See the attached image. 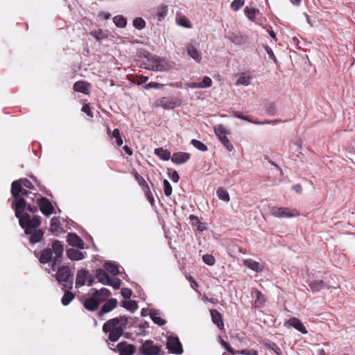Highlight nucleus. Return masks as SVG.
Returning a JSON list of instances; mask_svg holds the SVG:
<instances>
[{
  "mask_svg": "<svg viewBox=\"0 0 355 355\" xmlns=\"http://www.w3.org/2000/svg\"><path fill=\"white\" fill-rule=\"evenodd\" d=\"M55 278L63 287L62 289H71L73 284V275L68 266H62L57 270Z\"/></svg>",
  "mask_w": 355,
  "mask_h": 355,
  "instance_id": "39448f33",
  "label": "nucleus"
},
{
  "mask_svg": "<svg viewBox=\"0 0 355 355\" xmlns=\"http://www.w3.org/2000/svg\"><path fill=\"white\" fill-rule=\"evenodd\" d=\"M200 88L209 87L212 85L211 79L208 76H205L201 82L199 83Z\"/></svg>",
  "mask_w": 355,
  "mask_h": 355,
  "instance_id": "3c124183",
  "label": "nucleus"
},
{
  "mask_svg": "<svg viewBox=\"0 0 355 355\" xmlns=\"http://www.w3.org/2000/svg\"><path fill=\"white\" fill-rule=\"evenodd\" d=\"M252 297L254 299L252 305L256 308L263 306L266 301L265 295L258 289H253L251 292Z\"/></svg>",
  "mask_w": 355,
  "mask_h": 355,
  "instance_id": "4468645a",
  "label": "nucleus"
},
{
  "mask_svg": "<svg viewBox=\"0 0 355 355\" xmlns=\"http://www.w3.org/2000/svg\"><path fill=\"white\" fill-rule=\"evenodd\" d=\"M38 206L35 203V202H33V204H32L31 202H27L26 200V210L28 211L29 212H31V213H35L38 211Z\"/></svg>",
  "mask_w": 355,
  "mask_h": 355,
  "instance_id": "de8ad7c7",
  "label": "nucleus"
},
{
  "mask_svg": "<svg viewBox=\"0 0 355 355\" xmlns=\"http://www.w3.org/2000/svg\"><path fill=\"white\" fill-rule=\"evenodd\" d=\"M26 209V200H20L17 202V209H15V216L19 219L20 226L24 230L26 234L31 233V230L38 227L41 224L40 216H31L24 213Z\"/></svg>",
  "mask_w": 355,
  "mask_h": 355,
  "instance_id": "7ed1b4c3",
  "label": "nucleus"
},
{
  "mask_svg": "<svg viewBox=\"0 0 355 355\" xmlns=\"http://www.w3.org/2000/svg\"><path fill=\"white\" fill-rule=\"evenodd\" d=\"M64 248L62 243L58 240H55L51 248L44 249L39 259L41 263L45 264L51 263L53 270H55L57 266L59 265L62 259Z\"/></svg>",
  "mask_w": 355,
  "mask_h": 355,
  "instance_id": "f03ea898",
  "label": "nucleus"
},
{
  "mask_svg": "<svg viewBox=\"0 0 355 355\" xmlns=\"http://www.w3.org/2000/svg\"><path fill=\"white\" fill-rule=\"evenodd\" d=\"M180 103L179 101L175 98L172 97H162L157 99L154 103V106L156 107H162L164 109H173L180 106Z\"/></svg>",
  "mask_w": 355,
  "mask_h": 355,
  "instance_id": "6e6552de",
  "label": "nucleus"
},
{
  "mask_svg": "<svg viewBox=\"0 0 355 355\" xmlns=\"http://www.w3.org/2000/svg\"><path fill=\"white\" fill-rule=\"evenodd\" d=\"M103 266L110 273L113 275H116L119 273V269L118 266L113 263L105 262Z\"/></svg>",
  "mask_w": 355,
  "mask_h": 355,
  "instance_id": "4c0bfd02",
  "label": "nucleus"
},
{
  "mask_svg": "<svg viewBox=\"0 0 355 355\" xmlns=\"http://www.w3.org/2000/svg\"><path fill=\"white\" fill-rule=\"evenodd\" d=\"M186 86L190 88H200L199 83H188L186 84Z\"/></svg>",
  "mask_w": 355,
  "mask_h": 355,
  "instance_id": "338daca9",
  "label": "nucleus"
},
{
  "mask_svg": "<svg viewBox=\"0 0 355 355\" xmlns=\"http://www.w3.org/2000/svg\"><path fill=\"white\" fill-rule=\"evenodd\" d=\"M220 344L228 351L230 352V353L233 354H236V350L234 349L230 345L227 343L226 341H225L224 340H221L220 341Z\"/></svg>",
  "mask_w": 355,
  "mask_h": 355,
  "instance_id": "6e6d98bb",
  "label": "nucleus"
},
{
  "mask_svg": "<svg viewBox=\"0 0 355 355\" xmlns=\"http://www.w3.org/2000/svg\"><path fill=\"white\" fill-rule=\"evenodd\" d=\"M117 351L120 355H132L136 351V347L125 341L121 342L116 345Z\"/></svg>",
  "mask_w": 355,
  "mask_h": 355,
  "instance_id": "f8f14e48",
  "label": "nucleus"
},
{
  "mask_svg": "<svg viewBox=\"0 0 355 355\" xmlns=\"http://www.w3.org/2000/svg\"><path fill=\"white\" fill-rule=\"evenodd\" d=\"M100 304L98 300L93 294L91 297L85 300L83 306L87 310L93 311L97 309Z\"/></svg>",
  "mask_w": 355,
  "mask_h": 355,
  "instance_id": "6ab92c4d",
  "label": "nucleus"
},
{
  "mask_svg": "<svg viewBox=\"0 0 355 355\" xmlns=\"http://www.w3.org/2000/svg\"><path fill=\"white\" fill-rule=\"evenodd\" d=\"M31 200L37 205L40 210L44 216H49L54 212V207L51 201L40 194L33 193Z\"/></svg>",
  "mask_w": 355,
  "mask_h": 355,
  "instance_id": "423d86ee",
  "label": "nucleus"
},
{
  "mask_svg": "<svg viewBox=\"0 0 355 355\" xmlns=\"http://www.w3.org/2000/svg\"><path fill=\"white\" fill-rule=\"evenodd\" d=\"M132 291L130 288H123L121 291V295L126 299H129L132 295Z\"/></svg>",
  "mask_w": 355,
  "mask_h": 355,
  "instance_id": "5fc2aeb1",
  "label": "nucleus"
},
{
  "mask_svg": "<svg viewBox=\"0 0 355 355\" xmlns=\"http://www.w3.org/2000/svg\"><path fill=\"white\" fill-rule=\"evenodd\" d=\"M91 35L94 36L97 40H101L105 37V34L101 31L92 32Z\"/></svg>",
  "mask_w": 355,
  "mask_h": 355,
  "instance_id": "4d7b16f0",
  "label": "nucleus"
},
{
  "mask_svg": "<svg viewBox=\"0 0 355 355\" xmlns=\"http://www.w3.org/2000/svg\"><path fill=\"white\" fill-rule=\"evenodd\" d=\"M135 178L137 179V180L138 181L139 185L141 187V185L144 184V183H146V180L144 179L143 177H141V175H139L138 173H137L135 175Z\"/></svg>",
  "mask_w": 355,
  "mask_h": 355,
  "instance_id": "69168bd1",
  "label": "nucleus"
},
{
  "mask_svg": "<svg viewBox=\"0 0 355 355\" xmlns=\"http://www.w3.org/2000/svg\"><path fill=\"white\" fill-rule=\"evenodd\" d=\"M309 286L313 293L319 292L325 288H329V286H328L324 281L318 279L311 282Z\"/></svg>",
  "mask_w": 355,
  "mask_h": 355,
  "instance_id": "a878e982",
  "label": "nucleus"
},
{
  "mask_svg": "<svg viewBox=\"0 0 355 355\" xmlns=\"http://www.w3.org/2000/svg\"><path fill=\"white\" fill-rule=\"evenodd\" d=\"M148 80V76H144L141 75V76H137L136 77V80L135 82L137 83L138 85H140V84L146 83Z\"/></svg>",
  "mask_w": 355,
  "mask_h": 355,
  "instance_id": "680f3d73",
  "label": "nucleus"
},
{
  "mask_svg": "<svg viewBox=\"0 0 355 355\" xmlns=\"http://www.w3.org/2000/svg\"><path fill=\"white\" fill-rule=\"evenodd\" d=\"M178 24L185 28H191V24L185 16H180L177 19Z\"/></svg>",
  "mask_w": 355,
  "mask_h": 355,
  "instance_id": "a18cd8bd",
  "label": "nucleus"
},
{
  "mask_svg": "<svg viewBox=\"0 0 355 355\" xmlns=\"http://www.w3.org/2000/svg\"><path fill=\"white\" fill-rule=\"evenodd\" d=\"M216 193L220 200H222L225 202L230 201V198L229 193L225 189H223L222 187L218 188L216 191Z\"/></svg>",
  "mask_w": 355,
  "mask_h": 355,
  "instance_id": "a19ab883",
  "label": "nucleus"
},
{
  "mask_svg": "<svg viewBox=\"0 0 355 355\" xmlns=\"http://www.w3.org/2000/svg\"><path fill=\"white\" fill-rule=\"evenodd\" d=\"M155 154L159 157L161 159L164 161H168L170 159H171V153L162 148H157L155 149Z\"/></svg>",
  "mask_w": 355,
  "mask_h": 355,
  "instance_id": "473e14b6",
  "label": "nucleus"
},
{
  "mask_svg": "<svg viewBox=\"0 0 355 355\" xmlns=\"http://www.w3.org/2000/svg\"><path fill=\"white\" fill-rule=\"evenodd\" d=\"M252 76L249 73V72H243L239 74V77L236 80V85H242L245 86H248L250 84V81L252 80Z\"/></svg>",
  "mask_w": 355,
  "mask_h": 355,
  "instance_id": "7c9ffc66",
  "label": "nucleus"
},
{
  "mask_svg": "<svg viewBox=\"0 0 355 355\" xmlns=\"http://www.w3.org/2000/svg\"><path fill=\"white\" fill-rule=\"evenodd\" d=\"M67 241L71 246L80 249L84 248L85 243L83 241L76 233H69L67 236Z\"/></svg>",
  "mask_w": 355,
  "mask_h": 355,
  "instance_id": "a211bd4d",
  "label": "nucleus"
},
{
  "mask_svg": "<svg viewBox=\"0 0 355 355\" xmlns=\"http://www.w3.org/2000/svg\"><path fill=\"white\" fill-rule=\"evenodd\" d=\"M244 0H234L230 5L231 9L237 11L244 5Z\"/></svg>",
  "mask_w": 355,
  "mask_h": 355,
  "instance_id": "49530a36",
  "label": "nucleus"
},
{
  "mask_svg": "<svg viewBox=\"0 0 355 355\" xmlns=\"http://www.w3.org/2000/svg\"><path fill=\"white\" fill-rule=\"evenodd\" d=\"M91 86V84L87 81L78 80L73 84V88L77 92L89 94Z\"/></svg>",
  "mask_w": 355,
  "mask_h": 355,
  "instance_id": "f3484780",
  "label": "nucleus"
},
{
  "mask_svg": "<svg viewBox=\"0 0 355 355\" xmlns=\"http://www.w3.org/2000/svg\"><path fill=\"white\" fill-rule=\"evenodd\" d=\"M149 315L151 320L157 324L162 326L166 324V321L159 316L158 313L155 310H150Z\"/></svg>",
  "mask_w": 355,
  "mask_h": 355,
  "instance_id": "f704fd0d",
  "label": "nucleus"
},
{
  "mask_svg": "<svg viewBox=\"0 0 355 355\" xmlns=\"http://www.w3.org/2000/svg\"><path fill=\"white\" fill-rule=\"evenodd\" d=\"M243 264L255 272H260L263 270V266L259 262L251 259H245Z\"/></svg>",
  "mask_w": 355,
  "mask_h": 355,
  "instance_id": "c756f323",
  "label": "nucleus"
},
{
  "mask_svg": "<svg viewBox=\"0 0 355 355\" xmlns=\"http://www.w3.org/2000/svg\"><path fill=\"white\" fill-rule=\"evenodd\" d=\"M132 24L134 27L139 30H141L146 26V21L142 17H136Z\"/></svg>",
  "mask_w": 355,
  "mask_h": 355,
  "instance_id": "c03bdc74",
  "label": "nucleus"
},
{
  "mask_svg": "<svg viewBox=\"0 0 355 355\" xmlns=\"http://www.w3.org/2000/svg\"><path fill=\"white\" fill-rule=\"evenodd\" d=\"M244 12L249 19L254 21L259 11L254 8L245 7Z\"/></svg>",
  "mask_w": 355,
  "mask_h": 355,
  "instance_id": "79ce46f5",
  "label": "nucleus"
},
{
  "mask_svg": "<svg viewBox=\"0 0 355 355\" xmlns=\"http://www.w3.org/2000/svg\"><path fill=\"white\" fill-rule=\"evenodd\" d=\"M89 272L85 269L79 270L76 275V287L80 288L85 284Z\"/></svg>",
  "mask_w": 355,
  "mask_h": 355,
  "instance_id": "5701e85b",
  "label": "nucleus"
},
{
  "mask_svg": "<svg viewBox=\"0 0 355 355\" xmlns=\"http://www.w3.org/2000/svg\"><path fill=\"white\" fill-rule=\"evenodd\" d=\"M159 87V84L155 82H150L145 85V88L148 89L150 88H155L158 89Z\"/></svg>",
  "mask_w": 355,
  "mask_h": 355,
  "instance_id": "0e129e2a",
  "label": "nucleus"
},
{
  "mask_svg": "<svg viewBox=\"0 0 355 355\" xmlns=\"http://www.w3.org/2000/svg\"><path fill=\"white\" fill-rule=\"evenodd\" d=\"M128 322V317L121 315L114 318L106 321L103 325V331L108 334V341L117 342L119 338L124 334Z\"/></svg>",
  "mask_w": 355,
  "mask_h": 355,
  "instance_id": "f257e3e1",
  "label": "nucleus"
},
{
  "mask_svg": "<svg viewBox=\"0 0 355 355\" xmlns=\"http://www.w3.org/2000/svg\"><path fill=\"white\" fill-rule=\"evenodd\" d=\"M233 116L236 117V118H238V119L245 120V121H248L250 123H254V124H257V125L275 123L277 121V120H275V121H253L250 120L248 116L243 115V114H241L239 112H234L233 113Z\"/></svg>",
  "mask_w": 355,
  "mask_h": 355,
  "instance_id": "c85d7f7f",
  "label": "nucleus"
},
{
  "mask_svg": "<svg viewBox=\"0 0 355 355\" xmlns=\"http://www.w3.org/2000/svg\"><path fill=\"white\" fill-rule=\"evenodd\" d=\"M122 306L131 312H134L138 309V304L135 300L123 301Z\"/></svg>",
  "mask_w": 355,
  "mask_h": 355,
  "instance_id": "c9c22d12",
  "label": "nucleus"
},
{
  "mask_svg": "<svg viewBox=\"0 0 355 355\" xmlns=\"http://www.w3.org/2000/svg\"><path fill=\"white\" fill-rule=\"evenodd\" d=\"M113 21L117 27L124 28L126 26V19L122 15H116L113 18Z\"/></svg>",
  "mask_w": 355,
  "mask_h": 355,
  "instance_id": "ea45409f",
  "label": "nucleus"
},
{
  "mask_svg": "<svg viewBox=\"0 0 355 355\" xmlns=\"http://www.w3.org/2000/svg\"><path fill=\"white\" fill-rule=\"evenodd\" d=\"M271 214L277 218H292L300 216L297 209H291L289 208L272 207L271 208Z\"/></svg>",
  "mask_w": 355,
  "mask_h": 355,
  "instance_id": "0eeeda50",
  "label": "nucleus"
},
{
  "mask_svg": "<svg viewBox=\"0 0 355 355\" xmlns=\"http://www.w3.org/2000/svg\"><path fill=\"white\" fill-rule=\"evenodd\" d=\"M269 347L272 349L277 355H282L281 349L275 343H270Z\"/></svg>",
  "mask_w": 355,
  "mask_h": 355,
  "instance_id": "bf43d9fd",
  "label": "nucleus"
},
{
  "mask_svg": "<svg viewBox=\"0 0 355 355\" xmlns=\"http://www.w3.org/2000/svg\"><path fill=\"white\" fill-rule=\"evenodd\" d=\"M64 293L61 299V302L64 306H67L74 299L75 295L70 290L63 289Z\"/></svg>",
  "mask_w": 355,
  "mask_h": 355,
  "instance_id": "72a5a7b5",
  "label": "nucleus"
},
{
  "mask_svg": "<svg viewBox=\"0 0 355 355\" xmlns=\"http://www.w3.org/2000/svg\"><path fill=\"white\" fill-rule=\"evenodd\" d=\"M96 277L99 282L105 285L108 283L110 279L107 273L102 268H98L96 270Z\"/></svg>",
  "mask_w": 355,
  "mask_h": 355,
  "instance_id": "2f4dec72",
  "label": "nucleus"
},
{
  "mask_svg": "<svg viewBox=\"0 0 355 355\" xmlns=\"http://www.w3.org/2000/svg\"><path fill=\"white\" fill-rule=\"evenodd\" d=\"M167 348L173 354H181L183 349L178 337L170 336L166 343Z\"/></svg>",
  "mask_w": 355,
  "mask_h": 355,
  "instance_id": "9b49d317",
  "label": "nucleus"
},
{
  "mask_svg": "<svg viewBox=\"0 0 355 355\" xmlns=\"http://www.w3.org/2000/svg\"><path fill=\"white\" fill-rule=\"evenodd\" d=\"M28 235H30L29 237V241L31 244H35L38 242H40L43 236H44V232L40 229H33L31 230V233L28 234Z\"/></svg>",
  "mask_w": 355,
  "mask_h": 355,
  "instance_id": "393cba45",
  "label": "nucleus"
},
{
  "mask_svg": "<svg viewBox=\"0 0 355 355\" xmlns=\"http://www.w3.org/2000/svg\"><path fill=\"white\" fill-rule=\"evenodd\" d=\"M139 352L144 355H157L160 352V348L154 345L151 340H146L139 347Z\"/></svg>",
  "mask_w": 355,
  "mask_h": 355,
  "instance_id": "9d476101",
  "label": "nucleus"
},
{
  "mask_svg": "<svg viewBox=\"0 0 355 355\" xmlns=\"http://www.w3.org/2000/svg\"><path fill=\"white\" fill-rule=\"evenodd\" d=\"M236 354H243V355H258V352L256 350L245 349L242 350H236Z\"/></svg>",
  "mask_w": 355,
  "mask_h": 355,
  "instance_id": "864d4df0",
  "label": "nucleus"
},
{
  "mask_svg": "<svg viewBox=\"0 0 355 355\" xmlns=\"http://www.w3.org/2000/svg\"><path fill=\"white\" fill-rule=\"evenodd\" d=\"M67 255L69 259L73 261H79L85 258L83 252L73 248L68 249L67 250Z\"/></svg>",
  "mask_w": 355,
  "mask_h": 355,
  "instance_id": "cd10ccee",
  "label": "nucleus"
},
{
  "mask_svg": "<svg viewBox=\"0 0 355 355\" xmlns=\"http://www.w3.org/2000/svg\"><path fill=\"white\" fill-rule=\"evenodd\" d=\"M212 322L220 329L224 328V323L221 313L216 309L210 311Z\"/></svg>",
  "mask_w": 355,
  "mask_h": 355,
  "instance_id": "b1692460",
  "label": "nucleus"
},
{
  "mask_svg": "<svg viewBox=\"0 0 355 355\" xmlns=\"http://www.w3.org/2000/svg\"><path fill=\"white\" fill-rule=\"evenodd\" d=\"M50 230L55 235H58L64 232L63 227L61 225L60 219L58 217H53L51 220Z\"/></svg>",
  "mask_w": 355,
  "mask_h": 355,
  "instance_id": "412c9836",
  "label": "nucleus"
},
{
  "mask_svg": "<svg viewBox=\"0 0 355 355\" xmlns=\"http://www.w3.org/2000/svg\"><path fill=\"white\" fill-rule=\"evenodd\" d=\"M214 132L227 150L232 151L234 147L227 137V131L223 125H220L214 128Z\"/></svg>",
  "mask_w": 355,
  "mask_h": 355,
  "instance_id": "1a4fd4ad",
  "label": "nucleus"
},
{
  "mask_svg": "<svg viewBox=\"0 0 355 355\" xmlns=\"http://www.w3.org/2000/svg\"><path fill=\"white\" fill-rule=\"evenodd\" d=\"M203 261L209 266H213L215 263V258L211 254H205L202 257Z\"/></svg>",
  "mask_w": 355,
  "mask_h": 355,
  "instance_id": "603ef678",
  "label": "nucleus"
},
{
  "mask_svg": "<svg viewBox=\"0 0 355 355\" xmlns=\"http://www.w3.org/2000/svg\"><path fill=\"white\" fill-rule=\"evenodd\" d=\"M117 305V300L115 298L108 300L101 307V311L98 313V317H102L104 314L112 311Z\"/></svg>",
  "mask_w": 355,
  "mask_h": 355,
  "instance_id": "dca6fc26",
  "label": "nucleus"
},
{
  "mask_svg": "<svg viewBox=\"0 0 355 355\" xmlns=\"http://www.w3.org/2000/svg\"><path fill=\"white\" fill-rule=\"evenodd\" d=\"M11 194L15 198L12 203V207L14 209H17V202L20 200H26L23 196H26L27 199L31 200L33 196V193L28 191L26 189L23 188L22 183L20 180H15L11 184Z\"/></svg>",
  "mask_w": 355,
  "mask_h": 355,
  "instance_id": "20e7f679",
  "label": "nucleus"
},
{
  "mask_svg": "<svg viewBox=\"0 0 355 355\" xmlns=\"http://www.w3.org/2000/svg\"><path fill=\"white\" fill-rule=\"evenodd\" d=\"M191 154L185 152H178L173 154L171 161L176 164H182L188 162Z\"/></svg>",
  "mask_w": 355,
  "mask_h": 355,
  "instance_id": "2eb2a0df",
  "label": "nucleus"
},
{
  "mask_svg": "<svg viewBox=\"0 0 355 355\" xmlns=\"http://www.w3.org/2000/svg\"><path fill=\"white\" fill-rule=\"evenodd\" d=\"M21 182L22 183V186L27 189H33L34 186L32 184L31 182L28 179H20Z\"/></svg>",
  "mask_w": 355,
  "mask_h": 355,
  "instance_id": "13d9d810",
  "label": "nucleus"
},
{
  "mask_svg": "<svg viewBox=\"0 0 355 355\" xmlns=\"http://www.w3.org/2000/svg\"><path fill=\"white\" fill-rule=\"evenodd\" d=\"M188 55L192 58L196 62L200 63L202 60L201 53L197 50L193 44L189 43L187 46Z\"/></svg>",
  "mask_w": 355,
  "mask_h": 355,
  "instance_id": "4be33fe9",
  "label": "nucleus"
},
{
  "mask_svg": "<svg viewBox=\"0 0 355 355\" xmlns=\"http://www.w3.org/2000/svg\"><path fill=\"white\" fill-rule=\"evenodd\" d=\"M168 13V8L166 5H161L157 8L156 16L158 21H162Z\"/></svg>",
  "mask_w": 355,
  "mask_h": 355,
  "instance_id": "e433bc0d",
  "label": "nucleus"
},
{
  "mask_svg": "<svg viewBox=\"0 0 355 355\" xmlns=\"http://www.w3.org/2000/svg\"><path fill=\"white\" fill-rule=\"evenodd\" d=\"M106 285L111 286L114 289H118L120 288V286H121V280L119 278L111 279L110 277V279L108 280V283H107Z\"/></svg>",
  "mask_w": 355,
  "mask_h": 355,
  "instance_id": "8fccbe9b",
  "label": "nucleus"
},
{
  "mask_svg": "<svg viewBox=\"0 0 355 355\" xmlns=\"http://www.w3.org/2000/svg\"><path fill=\"white\" fill-rule=\"evenodd\" d=\"M110 137L112 139H116L115 143H116V144L118 146H122V144L123 143V138H122V137L121 135L120 131H119V130L118 128H115L112 132V136Z\"/></svg>",
  "mask_w": 355,
  "mask_h": 355,
  "instance_id": "58836bf2",
  "label": "nucleus"
},
{
  "mask_svg": "<svg viewBox=\"0 0 355 355\" xmlns=\"http://www.w3.org/2000/svg\"><path fill=\"white\" fill-rule=\"evenodd\" d=\"M92 291H94V293H93L94 295V297H96L100 303L103 302L111 295L110 291L105 288H103L100 290L93 288Z\"/></svg>",
  "mask_w": 355,
  "mask_h": 355,
  "instance_id": "bb28decb",
  "label": "nucleus"
},
{
  "mask_svg": "<svg viewBox=\"0 0 355 355\" xmlns=\"http://www.w3.org/2000/svg\"><path fill=\"white\" fill-rule=\"evenodd\" d=\"M284 327L287 328L294 327L302 334H307V330L303 323L297 318H291L284 322Z\"/></svg>",
  "mask_w": 355,
  "mask_h": 355,
  "instance_id": "ddd939ff",
  "label": "nucleus"
},
{
  "mask_svg": "<svg viewBox=\"0 0 355 355\" xmlns=\"http://www.w3.org/2000/svg\"><path fill=\"white\" fill-rule=\"evenodd\" d=\"M191 144L197 149L200 151L205 152L207 150V147L205 144H204L202 141L193 139L191 141Z\"/></svg>",
  "mask_w": 355,
  "mask_h": 355,
  "instance_id": "37998d69",
  "label": "nucleus"
},
{
  "mask_svg": "<svg viewBox=\"0 0 355 355\" xmlns=\"http://www.w3.org/2000/svg\"><path fill=\"white\" fill-rule=\"evenodd\" d=\"M141 188H142L145 195H146V193H148L151 192L150 189V187L148 185L147 182L146 183H144V184L141 185Z\"/></svg>",
  "mask_w": 355,
  "mask_h": 355,
  "instance_id": "774afa93",
  "label": "nucleus"
},
{
  "mask_svg": "<svg viewBox=\"0 0 355 355\" xmlns=\"http://www.w3.org/2000/svg\"><path fill=\"white\" fill-rule=\"evenodd\" d=\"M227 38L230 40L232 43L237 44V45H241L246 42L247 37H244L240 33H236L234 32H229Z\"/></svg>",
  "mask_w": 355,
  "mask_h": 355,
  "instance_id": "aec40b11",
  "label": "nucleus"
},
{
  "mask_svg": "<svg viewBox=\"0 0 355 355\" xmlns=\"http://www.w3.org/2000/svg\"><path fill=\"white\" fill-rule=\"evenodd\" d=\"M170 178L174 182H178L180 179L178 173L176 171H173L171 173H169Z\"/></svg>",
  "mask_w": 355,
  "mask_h": 355,
  "instance_id": "e2e57ef3",
  "label": "nucleus"
},
{
  "mask_svg": "<svg viewBox=\"0 0 355 355\" xmlns=\"http://www.w3.org/2000/svg\"><path fill=\"white\" fill-rule=\"evenodd\" d=\"M164 191L166 196H170L172 193V187L167 180H164Z\"/></svg>",
  "mask_w": 355,
  "mask_h": 355,
  "instance_id": "09e8293b",
  "label": "nucleus"
},
{
  "mask_svg": "<svg viewBox=\"0 0 355 355\" xmlns=\"http://www.w3.org/2000/svg\"><path fill=\"white\" fill-rule=\"evenodd\" d=\"M82 112H85V114H87L90 117H93V114H92V112L91 111V108H90V106L88 104H85L83 107H82Z\"/></svg>",
  "mask_w": 355,
  "mask_h": 355,
  "instance_id": "052dcab7",
  "label": "nucleus"
}]
</instances>
